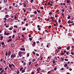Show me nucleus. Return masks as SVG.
I'll list each match as a JSON object with an SVG mask.
<instances>
[{"label": "nucleus", "mask_w": 74, "mask_h": 74, "mask_svg": "<svg viewBox=\"0 0 74 74\" xmlns=\"http://www.w3.org/2000/svg\"><path fill=\"white\" fill-rule=\"evenodd\" d=\"M72 40L73 41V42H74V38H72Z\"/></svg>", "instance_id": "58"}, {"label": "nucleus", "mask_w": 74, "mask_h": 74, "mask_svg": "<svg viewBox=\"0 0 74 74\" xmlns=\"http://www.w3.org/2000/svg\"><path fill=\"white\" fill-rule=\"evenodd\" d=\"M1 45H4V42H2L1 43Z\"/></svg>", "instance_id": "19"}, {"label": "nucleus", "mask_w": 74, "mask_h": 74, "mask_svg": "<svg viewBox=\"0 0 74 74\" xmlns=\"http://www.w3.org/2000/svg\"><path fill=\"white\" fill-rule=\"evenodd\" d=\"M4 72V69L1 72V73H3V72Z\"/></svg>", "instance_id": "25"}, {"label": "nucleus", "mask_w": 74, "mask_h": 74, "mask_svg": "<svg viewBox=\"0 0 74 74\" xmlns=\"http://www.w3.org/2000/svg\"><path fill=\"white\" fill-rule=\"evenodd\" d=\"M7 68H8V67H7L6 68H5V70H7Z\"/></svg>", "instance_id": "24"}, {"label": "nucleus", "mask_w": 74, "mask_h": 74, "mask_svg": "<svg viewBox=\"0 0 74 74\" xmlns=\"http://www.w3.org/2000/svg\"><path fill=\"white\" fill-rule=\"evenodd\" d=\"M24 31V30H26V28H25L24 27L23 29H22Z\"/></svg>", "instance_id": "17"}, {"label": "nucleus", "mask_w": 74, "mask_h": 74, "mask_svg": "<svg viewBox=\"0 0 74 74\" xmlns=\"http://www.w3.org/2000/svg\"><path fill=\"white\" fill-rule=\"evenodd\" d=\"M8 55V53H7V52H6L5 56H7Z\"/></svg>", "instance_id": "22"}, {"label": "nucleus", "mask_w": 74, "mask_h": 74, "mask_svg": "<svg viewBox=\"0 0 74 74\" xmlns=\"http://www.w3.org/2000/svg\"><path fill=\"white\" fill-rule=\"evenodd\" d=\"M29 40H30V41H32V38H29Z\"/></svg>", "instance_id": "29"}, {"label": "nucleus", "mask_w": 74, "mask_h": 74, "mask_svg": "<svg viewBox=\"0 0 74 74\" xmlns=\"http://www.w3.org/2000/svg\"><path fill=\"white\" fill-rule=\"evenodd\" d=\"M60 55H64V53H60Z\"/></svg>", "instance_id": "18"}, {"label": "nucleus", "mask_w": 74, "mask_h": 74, "mask_svg": "<svg viewBox=\"0 0 74 74\" xmlns=\"http://www.w3.org/2000/svg\"><path fill=\"white\" fill-rule=\"evenodd\" d=\"M19 73V71H18L17 72V74H18Z\"/></svg>", "instance_id": "35"}, {"label": "nucleus", "mask_w": 74, "mask_h": 74, "mask_svg": "<svg viewBox=\"0 0 74 74\" xmlns=\"http://www.w3.org/2000/svg\"><path fill=\"white\" fill-rule=\"evenodd\" d=\"M15 57H16V55L15 54H12L11 55V58H15Z\"/></svg>", "instance_id": "2"}, {"label": "nucleus", "mask_w": 74, "mask_h": 74, "mask_svg": "<svg viewBox=\"0 0 74 74\" xmlns=\"http://www.w3.org/2000/svg\"><path fill=\"white\" fill-rule=\"evenodd\" d=\"M50 18L52 19V20H53V17H52V16L50 17Z\"/></svg>", "instance_id": "21"}, {"label": "nucleus", "mask_w": 74, "mask_h": 74, "mask_svg": "<svg viewBox=\"0 0 74 74\" xmlns=\"http://www.w3.org/2000/svg\"><path fill=\"white\" fill-rule=\"evenodd\" d=\"M12 39H10L9 40H8L7 41V42H10V41H12Z\"/></svg>", "instance_id": "3"}, {"label": "nucleus", "mask_w": 74, "mask_h": 74, "mask_svg": "<svg viewBox=\"0 0 74 74\" xmlns=\"http://www.w3.org/2000/svg\"><path fill=\"white\" fill-rule=\"evenodd\" d=\"M49 28H51V25L49 26Z\"/></svg>", "instance_id": "47"}, {"label": "nucleus", "mask_w": 74, "mask_h": 74, "mask_svg": "<svg viewBox=\"0 0 74 74\" xmlns=\"http://www.w3.org/2000/svg\"><path fill=\"white\" fill-rule=\"evenodd\" d=\"M64 60H65V61H68V59H67L66 58V59H65Z\"/></svg>", "instance_id": "30"}, {"label": "nucleus", "mask_w": 74, "mask_h": 74, "mask_svg": "<svg viewBox=\"0 0 74 74\" xmlns=\"http://www.w3.org/2000/svg\"><path fill=\"white\" fill-rule=\"evenodd\" d=\"M23 68L22 67L20 69V71H22V70H23Z\"/></svg>", "instance_id": "6"}, {"label": "nucleus", "mask_w": 74, "mask_h": 74, "mask_svg": "<svg viewBox=\"0 0 74 74\" xmlns=\"http://www.w3.org/2000/svg\"><path fill=\"white\" fill-rule=\"evenodd\" d=\"M67 3H69L70 2V1L69 0H67Z\"/></svg>", "instance_id": "11"}, {"label": "nucleus", "mask_w": 74, "mask_h": 74, "mask_svg": "<svg viewBox=\"0 0 74 74\" xmlns=\"http://www.w3.org/2000/svg\"><path fill=\"white\" fill-rule=\"evenodd\" d=\"M56 62V61H55V60H53V63H55Z\"/></svg>", "instance_id": "12"}, {"label": "nucleus", "mask_w": 74, "mask_h": 74, "mask_svg": "<svg viewBox=\"0 0 74 74\" xmlns=\"http://www.w3.org/2000/svg\"><path fill=\"white\" fill-rule=\"evenodd\" d=\"M23 64L24 65H26V63L24 62V63H23Z\"/></svg>", "instance_id": "59"}, {"label": "nucleus", "mask_w": 74, "mask_h": 74, "mask_svg": "<svg viewBox=\"0 0 74 74\" xmlns=\"http://www.w3.org/2000/svg\"><path fill=\"white\" fill-rule=\"evenodd\" d=\"M11 51H9L8 53V55H10V54H11Z\"/></svg>", "instance_id": "15"}, {"label": "nucleus", "mask_w": 74, "mask_h": 74, "mask_svg": "<svg viewBox=\"0 0 74 74\" xmlns=\"http://www.w3.org/2000/svg\"><path fill=\"white\" fill-rule=\"evenodd\" d=\"M29 37H31V35L30 34H29L28 36Z\"/></svg>", "instance_id": "43"}, {"label": "nucleus", "mask_w": 74, "mask_h": 74, "mask_svg": "<svg viewBox=\"0 0 74 74\" xmlns=\"http://www.w3.org/2000/svg\"><path fill=\"white\" fill-rule=\"evenodd\" d=\"M33 1V0H31V3H32Z\"/></svg>", "instance_id": "41"}, {"label": "nucleus", "mask_w": 74, "mask_h": 74, "mask_svg": "<svg viewBox=\"0 0 74 74\" xmlns=\"http://www.w3.org/2000/svg\"><path fill=\"white\" fill-rule=\"evenodd\" d=\"M70 47H67L66 49H67V50H69V49H70Z\"/></svg>", "instance_id": "9"}, {"label": "nucleus", "mask_w": 74, "mask_h": 74, "mask_svg": "<svg viewBox=\"0 0 74 74\" xmlns=\"http://www.w3.org/2000/svg\"><path fill=\"white\" fill-rule=\"evenodd\" d=\"M33 54H34V55H36V53H35V52H33Z\"/></svg>", "instance_id": "44"}, {"label": "nucleus", "mask_w": 74, "mask_h": 74, "mask_svg": "<svg viewBox=\"0 0 74 74\" xmlns=\"http://www.w3.org/2000/svg\"><path fill=\"white\" fill-rule=\"evenodd\" d=\"M60 22H61V21H60V19H59V23H60Z\"/></svg>", "instance_id": "37"}, {"label": "nucleus", "mask_w": 74, "mask_h": 74, "mask_svg": "<svg viewBox=\"0 0 74 74\" xmlns=\"http://www.w3.org/2000/svg\"><path fill=\"white\" fill-rule=\"evenodd\" d=\"M55 21L56 23H58L57 22V21L56 20V19H55Z\"/></svg>", "instance_id": "46"}, {"label": "nucleus", "mask_w": 74, "mask_h": 74, "mask_svg": "<svg viewBox=\"0 0 74 74\" xmlns=\"http://www.w3.org/2000/svg\"><path fill=\"white\" fill-rule=\"evenodd\" d=\"M56 12H59V10H56Z\"/></svg>", "instance_id": "53"}, {"label": "nucleus", "mask_w": 74, "mask_h": 74, "mask_svg": "<svg viewBox=\"0 0 74 74\" xmlns=\"http://www.w3.org/2000/svg\"><path fill=\"white\" fill-rule=\"evenodd\" d=\"M53 5V4H52V3H50V6H52V5Z\"/></svg>", "instance_id": "48"}, {"label": "nucleus", "mask_w": 74, "mask_h": 74, "mask_svg": "<svg viewBox=\"0 0 74 74\" xmlns=\"http://www.w3.org/2000/svg\"><path fill=\"white\" fill-rule=\"evenodd\" d=\"M21 51H25V49L21 48Z\"/></svg>", "instance_id": "5"}, {"label": "nucleus", "mask_w": 74, "mask_h": 74, "mask_svg": "<svg viewBox=\"0 0 74 74\" xmlns=\"http://www.w3.org/2000/svg\"><path fill=\"white\" fill-rule=\"evenodd\" d=\"M22 52H21V51H20L18 53V56H19V57H22Z\"/></svg>", "instance_id": "1"}, {"label": "nucleus", "mask_w": 74, "mask_h": 74, "mask_svg": "<svg viewBox=\"0 0 74 74\" xmlns=\"http://www.w3.org/2000/svg\"><path fill=\"white\" fill-rule=\"evenodd\" d=\"M36 10L37 11V12H38L39 13H40L41 12H40V11L38 10V9H37Z\"/></svg>", "instance_id": "13"}, {"label": "nucleus", "mask_w": 74, "mask_h": 74, "mask_svg": "<svg viewBox=\"0 0 74 74\" xmlns=\"http://www.w3.org/2000/svg\"><path fill=\"white\" fill-rule=\"evenodd\" d=\"M51 71H49V72H48L47 73V74H49V73H51Z\"/></svg>", "instance_id": "26"}, {"label": "nucleus", "mask_w": 74, "mask_h": 74, "mask_svg": "<svg viewBox=\"0 0 74 74\" xmlns=\"http://www.w3.org/2000/svg\"><path fill=\"white\" fill-rule=\"evenodd\" d=\"M66 55H68L69 54V52L67 51L66 52Z\"/></svg>", "instance_id": "36"}, {"label": "nucleus", "mask_w": 74, "mask_h": 74, "mask_svg": "<svg viewBox=\"0 0 74 74\" xmlns=\"http://www.w3.org/2000/svg\"><path fill=\"white\" fill-rule=\"evenodd\" d=\"M9 67L10 68H12V66H11V64H10L9 65Z\"/></svg>", "instance_id": "7"}, {"label": "nucleus", "mask_w": 74, "mask_h": 74, "mask_svg": "<svg viewBox=\"0 0 74 74\" xmlns=\"http://www.w3.org/2000/svg\"><path fill=\"white\" fill-rule=\"evenodd\" d=\"M67 66V64H66L64 65V67H66Z\"/></svg>", "instance_id": "14"}, {"label": "nucleus", "mask_w": 74, "mask_h": 74, "mask_svg": "<svg viewBox=\"0 0 74 74\" xmlns=\"http://www.w3.org/2000/svg\"><path fill=\"white\" fill-rule=\"evenodd\" d=\"M24 7H26V4L25 3H24Z\"/></svg>", "instance_id": "20"}, {"label": "nucleus", "mask_w": 74, "mask_h": 74, "mask_svg": "<svg viewBox=\"0 0 74 74\" xmlns=\"http://www.w3.org/2000/svg\"><path fill=\"white\" fill-rule=\"evenodd\" d=\"M6 27H9V26L8 25L6 26Z\"/></svg>", "instance_id": "45"}, {"label": "nucleus", "mask_w": 74, "mask_h": 74, "mask_svg": "<svg viewBox=\"0 0 74 74\" xmlns=\"http://www.w3.org/2000/svg\"><path fill=\"white\" fill-rule=\"evenodd\" d=\"M19 4L20 5H22V3H20Z\"/></svg>", "instance_id": "56"}, {"label": "nucleus", "mask_w": 74, "mask_h": 74, "mask_svg": "<svg viewBox=\"0 0 74 74\" xmlns=\"http://www.w3.org/2000/svg\"><path fill=\"white\" fill-rule=\"evenodd\" d=\"M70 18V16H69L68 17L67 19H69Z\"/></svg>", "instance_id": "28"}, {"label": "nucleus", "mask_w": 74, "mask_h": 74, "mask_svg": "<svg viewBox=\"0 0 74 74\" xmlns=\"http://www.w3.org/2000/svg\"><path fill=\"white\" fill-rule=\"evenodd\" d=\"M71 55H74V53L73 52H71Z\"/></svg>", "instance_id": "34"}, {"label": "nucleus", "mask_w": 74, "mask_h": 74, "mask_svg": "<svg viewBox=\"0 0 74 74\" xmlns=\"http://www.w3.org/2000/svg\"><path fill=\"white\" fill-rule=\"evenodd\" d=\"M14 45H14V44H11V46L12 47V48H14Z\"/></svg>", "instance_id": "4"}, {"label": "nucleus", "mask_w": 74, "mask_h": 74, "mask_svg": "<svg viewBox=\"0 0 74 74\" xmlns=\"http://www.w3.org/2000/svg\"><path fill=\"white\" fill-rule=\"evenodd\" d=\"M59 49H62V47H60L59 48H58Z\"/></svg>", "instance_id": "51"}, {"label": "nucleus", "mask_w": 74, "mask_h": 74, "mask_svg": "<svg viewBox=\"0 0 74 74\" xmlns=\"http://www.w3.org/2000/svg\"><path fill=\"white\" fill-rule=\"evenodd\" d=\"M49 15H52V12H50L49 13Z\"/></svg>", "instance_id": "27"}, {"label": "nucleus", "mask_w": 74, "mask_h": 74, "mask_svg": "<svg viewBox=\"0 0 74 74\" xmlns=\"http://www.w3.org/2000/svg\"><path fill=\"white\" fill-rule=\"evenodd\" d=\"M14 27H16V28H17V26L14 25Z\"/></svg>", "instance_id": "57"}, {"label": "nucleus", "mask_w": 74, "mask_h": 74, "mask_svg": "<svg viewBox=\"0 0 74 74\" xmlns=\"http://www.w3.org/2000/svg\"><path fill=\"white\" fill-rule=\"evenodd\" d=\"M12 64V66H13L14 67H15V65H14V64Z\"/></svg>", "instance_id": "31"}, {"label": "nucleus", "mask_w": 74, "mask_h": 74, "mask_svg": "<svg viewBox=\"0 0 74 74\" xmlns=\"http://www.w3.org/2000/svg\"><path fill=\"white\" fill-rule=\"evenodd\" d=\"M36 55L37 56H39V54H38V53H36Z\"/></svg>", "instance_id": "42"}, {"label": "nucleus", "mask_w": 74, "mask_h": 74, "mask_svg": "<svg viewBox=\"0 0 74 74\" xmlns=\"http://www.w3.org/2000/svg\"><path fill=\"white\" fill-rule=\"evenodd\" d=\"M33 16V15H30V17H32Z\"/></svg>", "instance_id": "52"}, {"label": "nucleus", "mask_w": 74, "mask_h": 74, "mask_svg": "<svg viewBox=\"0 0 74 74\" xmlns=\"http://www.w3.org/2000/svg\"><path fill=\"white\" fill-rule=\"evenodd\" d=\"M4 34V35H6V31H5Z\"/></svg>", "instance_id": "49"}, {"label": "nucleus", "mask_w": 74, "mask_h": 74, "mask_svg": "<svg viewBox=\"0 0 74 74\" xmlns=\"http://www.w3.org/2000/svg\"><path fill=\"white\" fill-rule=\"evenodd\" d=\"M40 8L42 10H43V8H42V7H40Z\"/></svg>", "instance_id": "54"}, {"label": "nucleus", "mask_w": 74, "mask_h": 74, "mask_svg": "<svg viewBox=\"0 0 74 74\" xmlns=\"http://www.w3.org/2000/svg\"><path fill=\"white\" fill-rule=\"evenodd\" d=\"M69 9H70V10H72V8H71V7H69Z\"/></svg>", "instance_id": "38"}, {"label": "nucleus", "mask_w": 74, "mask_h": 74, "mask_svg": "<svg viewBox=\"0 0 74 74\" xmlns=\"http://www.w3.org/2000/svg\"><path fill=\"white\" fill-rule=\"evenodd\" d=\"M5 17L6 18H7V17H8V15H6Z\"/></svg>", "instance_id": "64"}, {"label": "nucleus", "mask_w": 74, "mask_h": 74, "mask_svg": "<svg viewBox=\"0 0 74 74\" xmlns=\"http://www.w3.org/2000/svg\"><path fill=\"white\" fill-rule=\"evenodd\" d=\"M71 22L70 21V20H69L68 22V23H71Z\"/></svg>", "instance_id": "55"}, {"label": "nucleus", "mask_w": 74, "mask_h": 74, "mask_svg": "<svg viewBox=\"0 0 74 74\" xmlns=\"http://www.w3.org/2000/svg\"><path fill=\"white\" fill-rule=\"evenodd\" d=\"M34 44H36V42H34L33 43V45H34Z\"/></svg>", "instance_id": "50"}, {"label": "nucleus", "mask_w": 74, "mask_h": 74, "mask_svg": "<svg viewBox=\"0 0 74 74\" xmlns=\"http://www.w3.org/2000/svg\"><path fill=\"white\" fill-rule=\"evenodd\" d=\"M38 64H36V65H35V67H37V66H38Z\"/></svg>", "instance_id": "60"}, {"label": "nucleus", "mask_w": 74, "mask_h": 74, "mask_svg": "<svg viewBox=\"0 0 74 74\" xmlns=\"http://www.w3.org/2000/svg\"><path fill=\"white\" fill-rule=\"evenodd\" d=\"M61 60H62V61H63L64 60V59L62 58Z\"/></svg>", "instance_id": "62"}, {"label": "nucleus", "mask_w": 74, "mask_h": 74, "mask_svg": "<svg viewBox=\"0 0 74 74\" xmlns=\"http://www.w3.org/2000/svg\"><path fill=\"white\" fill-rule=\"evenodd\" d=\"M25 25H26V26H27L28 25V24H27V23H26Z\"/></svg>", "instance_id": "63"}, {"label": "nucleus", "mask_w": 74, "mask_h": 74, "mask_svg": "<svg viewBox=\"0 0 74 74\" xmlns=\"http://www.w3.org/2000/svg\"><path fill=\"white\" fill-rule=\"evenodd\" d=\"M36 71H37V73H39V70H38V69H37Z\"/></svg>", "instance_id": "10"}, {"label": "nucleus", "mask_w": 74, "mask_h": 74, "mask_svg": "<svg viewBox=\"0 0 74 74\" xmlns=\"http://www.w3.org/2000/svg\"><path fill=\"white\" fill-rule=\"evenodd\" d=\"M1 40H2L3 39V36H1Z\"/></svg>", "instance_id": "8"}, {"label": "nucleus", "mask_w": 74, "mask_h": 74, "mask_svg": "<svg viewBox=\"0 0 74 74\" xmlns=\"http://www.w3.org/2000/svg\"><path fill=\"white\" fill-rule=\"evenodd\" d=\"M25 72V70H22V73H24V72Z\"/></svg>", "instance_id": "16"}, {"label": "nucleus", "mask_w": 74, "mask_h": 74, "mask_svg": "<svg viewBox=\"0 0 74 74\" xmlns=\"http://www.w3.org/2000/svg\"><path fill=\"white\" fill-rule=\"evenodd\" d=\"M14 35H13L12 36V38H14Z\"/></svg>", "instance_id": "39"}, {"label": "nucleus", "mask_w": 74, "mask_h": 74, "mask_svg": "<svg viewBox=\"0 0 74 74\" xmlns=\"http://www.w3.org/2000/svg\"><path fill=\"white\" fill-rule=\"evenodd\" d=\"M29 53H28V54L27 55V57H28V56H29Z\"/></svg>", "instance_id": "23"}, {"label": "nucleus", "mask_w": 74, "mask_h": 74, "mask_svg": "<svg viewBox=\"0 0 74 74\" xmlns=\"http://www.w3.org/2000/svg\"><path fill=\"white\" fill-rule=\"evenodd\" d=\"M56 69H57V68L56 67L54 68V70H55V71L56 70Z\"/></svg>", "instance_id": "33"}, {"label": "nucleus", "mask_w": 74, "mask_h": 74, "mask_svg": "<svg viewBox=\"0 0 74 74\" xmlns=\"http://www.w3.org/2000/svg\"><path fill=\"white\" fill-rule=\"evenodd\" d=\"M31 63H32V62H30L29 64V65L30 66V65Z\"/></svg>", "instance_id": "32"}, {"label": "nucleus", "mask_w": 74, "mask_h": 74, "mask_svg": "<svg viewBox=\"0 0 74 74\" xmlns=\"http://www.w3.org/2000/svg\"><path fill=\"white\" fill-rule=\"evenodd\" d=\"M71 47H72V48H74V46H72Z\"/></svg>", "instance_id": "61"}, {"label": "nucleus", "mask_w": 74, "mask_h": 74, "mask_svg": "<svg viewBox=\"0 0 74 74\" xmlns=\"http://www.w3.org/2000/svg\"><path fill=\"white\" fill-rule=\"evenodd\" d=\"M64 69L63 68H62L61 69V70L62 71V70H63Z\"/></svg>", "instance_id": "40"}]
</instances>
